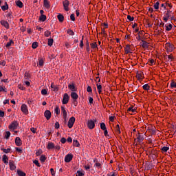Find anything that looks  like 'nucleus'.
Segmentation results:
<instances>
[{
	"label": "nucleus",
	"mask_w": 176,
	"mask_h": 176,
	"mask_svg": "<svg viewBox=\"0 0 176 176\" xmlns=\"http://www.w3.org/2000/svg\"><path fill=\"white\" fill-rule=\"evenodd\" d=\"M146 129L147 133H149L150 135H155V126L150 124L146 126Z\"/></svg>",
	"instance_id": "obj_1"
},
{
	"label": "nucleus",
	"mask_w": 176,
	"mask_h": 176,
	"mask_svg": "<svg viewBox=\"0 0 176 176\" xmlns=\"http://www.w3.org/2000/svg\"><path fill=\"white\" fill-rule=\"evenodd\" d=\"M96 122H97V120H88L87 122V127L88 129H89L90 130H93V129H94V127H96Z\"/></svg>",
	"instance_id": "obj_2"
},
{
	"label": "nucleus",
	"mask_w": 176,
	"mask_h": 176,
	"mask_svg": "<svg viewBox=\"0 0 176 176\" xmlns=\"http://www.w3.org/2000/svg\"><path fill=\"white\" fill-rule=\"evenodd\" d=\"M165 47L166 49V52L167 53H171V52H173L175 49L174 47V45L170 43H167L166 45H165Z\"/></svg>",
	"instance_id": "obj_3"
},
{
	"label": "nucleus",
	"mask_w": 176,
	"mask_h": 176,
	"mask_svg": "<svg viewBox=\"0 0 176 176\" xmlns=\"http://www.w3.org/2000/svg\"><path fill=\"white\" fill-rule=\"evenodd\" d=\"M17 127H19V122L14 120L9 125L8 129H10V130H16Z\"/></svg>",
	"instance_id": "obj_4"
},
{
	"label": "nucleus",
	"mask_w": 176,
	"mask_h": 176,
	"mask_svg": "<svg viewBox=\"0 0 176 176\" xmlns=\"http://www.w3.org/2000/svg\"><path fill=\"white\" fill-rule=\"evenodd\" d=\"M74 124H75V117L70 118L67 122V126L69 127V129H72V127H74Z\"/></svg>",
	"instance_id": "obj_5"
},
{
	"label": "nucleus",
	"mask_w": 176,
	"mask_h": 176,
	"mask_svg": "<svg viewBox=\"0 0 176 176\" xmlns=\"http://www.w3.org/2000/svg\"><path fill=\"white\" fill-rule=\"evenodd\" d=\"M63 5L64 10H65V12H69V8L68 7V6H69V1L65 0L63 2Z\"/></svg>",
	"instance_id": "obj_6"
},
{
	"label": "nucleus",
	"mask_w": 176,
	"mask_h": 176,
	"mask_svg": "<svg viewBox=\"0 0 176 176\" xmlns=\"http://www.w3.org/2000/svg\"><path fill=\"white\" fill-rule=\"evenodd\" d=\"M21 111L23 113H25V115H28V107H27V104H22L21 107Z\"/></svg>",
	"instance_id": "obj_7"
},
{
	"label": "nucleus",
	"mask_w": 176,
	"mask_h": 176,
	"mask_svg": "<svg viewBox=\"0 0 176 176\" xmlns=\"http://www.w3.org/2000/svg\"><path fill=\"white\" fill-rule=\"evenodd\" d=\"M69 96L67 93L64 94L62 103L64 104H66L67 102H69Z\"/></svg>",
	"instance_id": "obj_8"
},
{
	"label": "nucleus",
	"mask_w": 176,
	"mask_h": 176,
	"mask_svg": "<svg viewBox=\"0 0 176 176\" xmlns=\"http://www.w3.org/2000/svg\"><path fill=\"white\" fill-rule=\"evenodd\" d=\"M72 159H74V155L72 154H67L65 157V163H69Z\"/></svg>",
	"instance_id": "obj_9"
},
{
	"label": "nucleus",
	"mask_w": 176,
	"mask_h": 176,
	"mask_svg": "<svg viewBox=\"0 0 176 176\" xmlns=\"http://www.w3.org/2000/svg\"><path fill=\"white\" fill-rule=\"evenodd\" d=\"M44 116L46 118L47 120H50V118H52V112L49 110H46L44 113Z\"/></svg>",
	"instance_id": "obj_10"
},
{
	"label": "nucleus",
	"mask_w": 176,
	"mask_h": 176,
	"mask_svg": "<svg viewBox=\"0 0 176 176\" xmlns=\"http://www.w3.org/2000/svg\"><path fill=\"white\" fill-rule=\"evenodd\" d=\"M140 46H142L143 49H148V47H149L148 42L144 40H142V43H140Z\"/></svg>",
	"instance_id": "obj_11"
},
{
	"label": "nucleus",
	"mask_w": 176,
	"mask_h": 176,
	"mask_svg": "<svg viewBox=\"0 0 176 176\" xmlns=\"http://www.w3.org/2000/svg\"><path fill=\"white\" fill-rule=\"evenodd\" d=\"M9 166L10 170H12V171L16 170V165L14 164V161L10 160Z\"/></svg>",
	"instance_id": "obj_12"
},
{
	"label": "nucleus",
	"mask_w": 176,
	"mask_h": 176,
	"mask_svg": "<svg viewBox=\"0 0 176 176\" xmlns=\"http://www.w3.org/2000/svg\"><path fill=\"white\" fill-rule=\"evenodd\" d=\"M153 19H147L146 20V24L148 25V28H152V25H153Z\"/></svg>",
	"instance_id": "obj_13"
},
{
	"label": "nucleus",
	"mask_w": 176,
	"mask_h": 176,
	"mask_svg": "<svg viewBox=\"0 0 176 176\" xmlns=\"http://www.w3.org/2000/svg\"><path fill=\"white\" fill-rule=\"evenodd\" d=\"M15 144L16 146H21L23 145V142H21V139L19 137H16L15 138Z\"/></svg>",
	"instance_id": "obj_14"
},
{
	"label": "nucleus",
	"mask_w": 176,
	"mask_h": 176,
	"mask_svg": "<svg viewBox=\"0 0 176 176\" xmlns=\"http://www.w3.org/2000/svg\"><path fill=\"white\" fill-rule=\"evenodd\" d=\"M68 88L71 91H76V87H75V83L69 84Z\"/></svg>",
	"instance_id": "obj_15"
},
{
	"label": "nucleus",
	"mask_w": 176,
	"mask_h": 176,
	"mask_svg": "<svg viewBox=\"0 0 176 176\" xmlns=\"http://www.w3.org/2000/svg\"><path fill=\"white\" fill-rule=\"evenodd\" d=\"M2 161L3 162L4 164H8V163H9V157H8V155H6V154H4L3 155Z\"/></svg>",
	"instance_id": "obj_16"
},
{
	"label": "nucleus",
	"mask_w": 176,
	"mask_h": 176,
	"mask_svg": "<svg viewBox=\"0 0 176 176\" xmlns=\"http://www.w3.org/2000/svg\"><path fill=\"white\" fill-rule=\"evenodd\" d=\"M1 25H3V27H5V28H6L7 30H9V23H8V21H1Z\"/></svg>",
	"instance_id": "obj_17"
},
{
	"label": "nucleus",
	"mask_w": 176,
	"mask_h": 176,
	"mask_svg": "<svg viewBox=\"0 0 176 176\" xmlns=\"http://www.w3.org/2000/svg\"><path fill=\"white\" fill-rule=\"evenodd\" d=\"M57 19H58L59 23L64 22V15H63V14H58L57 16Z\"/></svg>",
	"instance_id": "obj_18"
},
{
	"label": "nucleus",
	"mask_w": 176,
	"mask_h": 176,
	"mask_svg": "<svg viewBox=\"0 0 176 176\" xmlns=\"http://www.w3.org/2000/svg\"><path fill=\"white\" fill-rule=\"evenodd\" d=\"M130 50H131L130 45H126V47H124L125 54H129V53H133Z\"/></svg>",
	"instance_id": "obj_19"
},
{
	"label": "nucleus",
	"mask_w": 176,
	"mask_h": 176,
	"mask_svg": "<svg viewBox=\"0 0 176 176\" xmlns=\"http://www.w3.org/2000/svg\"><path fill=\"white\" fill-rule=\"evenodd\" d=\"M153 168V165L152 164L151 162H148L146 163V168L147 170H152Z\"/></svg>",
	"instance_id": "obj_20"
},
{
	"label": "nucleus",
	"mask_w": 176,
	"mask_h": 176,
	"mask_svg": "<svg viewBox=\"0 0 176 176\" xmlns=\"http://www.w3.org/2000/svg\"><path fill=\"white\" fill-rule=\"evenodd\" d=\"M71 97L72 98H73V100H78L79 96L78 95V94H76V92H72Z\"/></svg>",
	"instance_id": "obj_21"
},
{
	"label": "nucleus",
	"mask_w": 176,
	"mask_h": 176,
	"mask_svg": "<svg viewBox=\"0 0 176 176\" xmlns=\"http://www.w3.org/2000/svg\"><path fill=\"white\" fill-rule=\"evenodd\" d=\"M44 6L46 8V9H50V3H49V1L47 0H43Z\"/></svg>",
	"instance_id": "obj_22"
},
{
	"label": "nucleus",
	"mask_w": 176,
	"mask_h": 176,
	"mask_svg": "<svg viewBox=\"0 0 176 176\" xmlns=\"http://www.w3.org/2000/svg\"><path fill=\"white\" fill-rule=\"evenodd\" d=\"M170 17H171V14H165L163 19H164V21L166 23H167V21H168V19H170Z\"/></svg>",
	"instance_id": "obj_23"
},
{
	"label": "nucleus",
	"mask_w": 176,
	"mask_h": 176,
	"mask_svg": "<svg viewBox=\"0 0 176 176\" xmlns=\"http://www.w3.org/2000/svg\"><path fill=\"white\" fill-rule=\"evenodd\" d=\"M164 28L166 31H171V30L173 29V25L172 24L165 25Z\"/></svg>",
	"instance_id": "obj_24"
},
{
	"label": "nucleus",
	"mask_w": 176,
	"mask_h": 176,
	"mask_svg": "<svg viewBox=\"0 0 176 176\" xmlns=\"http://www.w3.org/2000/svg\"><path fill=\"white\" fill-rule=\"evenodd\" d=\"M61 111L63 112V118H66L67 116V111L65 110V107L64 106H61Z\"/></svg>",
	"instance_id": "obj_25"
},
{
	"label": "nucleus",
	"mask_w": 176,
	"mask_h": 176,
	"mask_svg": "<svg viewBox=\"0 0 176 176\" xmlns=\"http://www.w3.org/2000/svg\"><path fill=\"white\" fill-rule=\"evenodd\" d=\"M47 148H48V149H53V148H54V143L49 142L47 144Z\"/></svg>",
	"instance_id": "obj_26"
},
{
	"label": "nucleus",
	"mask_w": 176,
	"mask_h": 176,
	"mask_svg": "<svg viewBox=\"0 0 176 176\" xmlns=\"http://www.w3.org/2000/svg\"><path fill=\"white\" fill-rule=\"evenodd\" d=\"M137 140H138V142H139V144L141 143L142 141H144V138L141 136L140 133H138V135L137 137Z\"/></svg>",
	"instance_id": "obj_27"
},
{
	"label": "nucleus",
	"mask_w": 176,
	"mask_h": 176,
	"mask_svg": "<svg viewBox=\"0 0 176 176\" xmlns=\"http://www.w3.org/2000/svg\"><path fill=\"white\" fill-rule=\"evenodd\" d=\"M1 151H3L4 153H10V152L12 151V148H1Z\"/></svg>",
	"instance_id": "obj_28"
},
{
	"label": "nucleus",
	"mask_w": 176,
	"mask_h": 176,
	"mask_svg": "<svg viewBox=\"0 0 176 176\" xmlns=\"http://www.w3.org/2000/svg\"><path fill=\"white\" fill-rule=\"evenodd\" d=\"M40 162H41V163H45V162H46V155H42L40 157Z\"/></svg>",
	"instance_id": "obj_29"
},
{
	"label": "nucleus",
	"mask_w": 176,
	"mask_h": 176,
	"mask_svg": "<svg viewBox=\"0 0 176 176\" xmlns=\"http://www.w3.org/2000/svg\"><path fill=\"white\" fill-rule=\"evenodd\" d=\"M16 173L19 176H25L26 175L25 173L23 172V170H17Z\"/></svg>",
	"instance_id": "obj_30"
},
{
	"label": "nucleus",
	"mask_w": 176,
	"mask_h": 176,
	"mask_svg": "<svg viewBox=\"0 0 176 176\" xmlns=\"http://www.w3.org/2000/svg\"><path fill=\"white\" fill-rule=\"evenodd\" d=\"M73 145L74 146H76L77 148H79V146H80V144H79V142H78V140H73Z\"/></svg>",
	"instance_id": "obj_31"
},
{
	"label": "nucleus",
	"mask_w": 176,
	"mask_h": 176,
	"mask_svg": "<svg viewBox=\"0 0 176 176\" xmlns=\"http://www.w3.org/2000/svg\"><path fill=\"white\" fill-rule=\"evenodd\" d=\"M51 87H52V89H53L54 91H58V87L54 86V82H52Z\"/></svg>",
	"instance_id": "obj_32"
},
{
	"label": "nucleus",
	"mask_w": 176,
	"mask_h": 176,
	"mask_svg": "<svg viewBox=\"0 0 176 176\" xmlns=\"http://www.w3.org/2000/svg\"><path fill=\"white\" fill-rule=\"evenodd\" d=\"M16 6H18V8H23V2H21V1H20V0H18L16 2Z\"/></svg>",
	"instance_id": "obj_33"
},
{
	"label": "nucleus",
	"mask_w": 176,
	"mask_h": 176,
	"mask_svg": "<svg viewBox=\"0 0 176 176\" xmlns=\"http://www.w3.org/2000/svg\"><path fill=\"white\" fill-rule=\"evenodd\" d=\"M91 47L94 50V49H98V47H97V43L96 42H93L90 44Z\"/></svg>",
	"instance_id": "obj_34"
},
{
	"label": "nucleus",
	"mask_w": 176,
	"mask_h": 176,
	"mask_svg": "<svg viewBox=\"0 0 176 176\" xmlns=\"http://www.w3.org/2000/svg\"><path fill=\"white\" fill-rule=\"evenodd\" d=\"M40 21H46V15L42 14L39 16Z\"/></svg>",
	"instance_id": "obj_35"
},
{
	"label": "nucleus",
	"mask_w": 176,
	"mask_h": 176,
	"mask_svg": "<svg viewBox=\"0 0 176 176\" xmlns=\"http://www.w3.org/2000/svg\"><path fill=\"white\" fill-rule=\"evenodd\" d=\"M142 72L140 71L138 72L137 74H136V77L138 78V79H141V78H142Z\"/></svg>",
	"instance_id": "obj_36"
},
{
	"label": "nucleus",
	"mask_w": 176,
	"mask_h": 176,
	"mask_svg": "<svg viewBox=\"0 0 176 176\" xmlns=\"http://www.w3.org/2000/svg\"><path fill=\"white\" fill-rule=\"evenodd\" d=\"M4 138H6V140H9V138H10V131H6Z\"/></svg>",
	"instance_id": "obj_37"
},
{
	"label": "nucleus",
	"mask_w": 176,
	"mask_h": 176,
	"mask_svg": "<svg viewBox=\"0 0 176 176\" xmlns=\"http://www.w3.org/2000/svg\"><path fill=\"white\" fill-rule=\"evenodd\" d=\"M13 43H14L13 40H10V42H8L7 44L6 45V47H10V46H12Z\"/></svg>",
	"instance_id": "obj_38"
},
{
	"label": "nucleus",
	"mask_w": 176,
	"mask_h": 176,
	"mask_svg": "<svg viewBox=\"0 0 176 176\" xmlns=\"http://www.w3.org/2000/svg\"><path fill=\"white\" fill-rule=\"evenodd\" d=\"M100 129L101 130H107V126L105 125V123L102 122L100 123Z\"/></svg>",
	"instance_id": "obj_39"
},
{
	"label": "nucleus",
	"mask_w": 176,
	"mask_h": 176,
	"mask_svg": "<svg viewBox=\"0 0 176 176\" xmlns=\"http://www.w3.org/2000/svg\"><path fill=\"white\" fill-rule=\"evenodd\" d=\"M160 151H162V152H167V151H168L170 149V148L167 147V146H164L162 148H160Z\"/></svg>",
	"instance_id": "obj_40"
},
{
	"label": "nucleus",
	"mask_w": 176,
	"mask_h": 176,
	"mask_svg": "<svg viewBox=\"0 0 176 176\" xmlns=\"http://www.w3.org/2000/svg\"><path fill=\"white\" fill-rule=\"evenodd\" d=\"M39 43H38V42H34L32 45V49H36V47H38Z\"/></svg>",
	"instance_id": "obj_41"
},
{
	"label": "nucleus",
	"mask_w": 176,
	"mask_h": 176,
	"mask_svg": "<svg viewBox=\"0 0 176 176\" xmlns=\"http://www.w3.org/2000/svg\"><path fill=\"white\" fill-rule=\"evenodd\" d=\"M53 42H54L53 38H49L48 43H47L48 46H53Z\"/></svg>",
	"instance_id": "obj_42"
},
{
	"label": "nucleus",
	"mask_w": 176,
	"mask_h": 176,
	"mask_svg": "<svg viewBox=\"0 0 176 176\" xmlns=\"http://www.w3.org/2000/svg\"><path fill=\"white\" fill-rule=\"evenodd\" d=\"M44 35L47 38H49V36H50V35H52V32H50V31H49V30H47V31L45 32Z\"/></svg>",
	"instance_id": "obj_43"
},
{
	"label": "nucleus",
	"mask_w": 176,
	"mask_h": 176,
	"mask_svg": "<svg viewBox=\"0 0 176 176\" xmlns=\"http://www.w3.org/2000/svg\"><path fill=\"white\" fill-rule=\"evenodd\" d=\"M67 34H69V35H72V36L75 35V33H74V31H73L72 30H71V29H68V30H67Z\"/></svg>",
	"instance_id": "obj_44"
},
{
	"label": "nucleus",
	"mask_w": 176,
	"mask_h": 176,
	"mask_svg": "<svg viewBox=\"0 0 176 176\" xmlns=\"http://www.w3.org/2000/svg\"><path fill=\"white\" fill-rule=\"evenodd\" d=\"M55 113H56V115H60V107H58V106H56Z\"/></svg>",
	"instance_id": "obj_45"
},
{
	"label": "nucleus",
	"mask_w": 176,
	"mask_h": 176,
	"mask_svg": "<svg viewBox=\"0 0 176 176\" xmlns=\"http://www.w3.org/2000/svg\"><path fill=\"white\" fill-rule=\"evenodd\" d=\"M76 176H85V173L80 170H78Z\"/></svg>",
	"instance_id": "obj_46"
},
{
	"label": "nucleus",
	"mask_w": 176,
	"mask_h": 176,
	"mask_svg": "<svg viewBox=\"0 0 176 176\" xmlns=\"http://www.w3.org/2000/svg\"><path fill=\"white\" fill-rule=\"evenodd\" d=\"M1 9L3 12H5V10H8V9H9V5L2 6Z\"/></svg>",
	"instance_id": "obj_47"
},
{
	"label": "nucleus",
	"mask_w": 176,
	"mask_h": 176,
	"mask_svg": "<svg viewBox=\"0 0 176 176\" xmlns=\"http://www.w3.org/2000/svg\"><path fill=\"white\" fill-rule=\"evenodd\" d=\"M34 164L36 165L37 167H41V164H39V161L35 160L34 161H33Z\"/></svg>",
	"instance_id": "obj_48"
},
{
	"label": "nucleus",
	"mask_w": 176,
	"mask_h": 176,
	"mask_svg": "<svg viewBox=\"0 0 176 176\" xmlns=\"http://www.w3.org/2000/svg\"><path fill=\"white\" fill-rule=\"evenodd\" d=\"M155 63V60L153 59H149L148 61V65H153V63Z\"/></svg>",
	"instance_id": "obj_49"
},
{
	"label": "nucleus",
	"mask_w": 176,
	"mask_h": 176,
	"mask_svg": "<svg viewBox=\"0 0 176 176\" xmlns=\"http://www.w3.org/2000/svg\"><path fill=\"white\" fill-rule=\"evenodd\" d=\"M4 91L5 93H7L8 91H6V88L5 87H2L0 85V92Z\"/></svg>",
	"instance_id": "obj_50"
},
{
	"label": "nucleus",
	"mask_w": 176,
	"mask_h": 176,
	"mask_svg": "<svg viewBox=\"0 0 176 176\" xmlns=\"http://www.w3.org/2000/svg\"><path fill=\"white\" fill-rule=\"evenodd\" d=\"M128 112H132L133 113H134L135 112V109H133V107H129L127 109Z\"/></svg>",
	"instance_id": "obj_51"
},
{
	"label": "nucleus",
	"mask_w": 176,
	"mask_h": 176,
	"mask_svg": "<svg viewBox=\"0 0 176 176\" xmlns=\"http://www.w3.org/2000/svg\"><path fill=\"white\" fill-rule=\"evenodd\" d=\"M41 94H42L43 96H46V95L47 94V90H46L45 89H42V90H41Z\"/></svg>",
	"instance_id": "obj_52"
},
{
	"label": "nucleus",
	"mask_w": 176,
	"mask_h": 176,
	"mask_svg": "<svg viewBox=\"0 0 176 176\" xmlns=\"http://www.w3.org/2000/svg\"><path fill=\"white\" fill-rule=\"evenodd\" d=\"M43 64H44L43 59H40L38 60V65H40V67H43Z\"/></svg>",
	"instance_id": "obj_53"
},
{
	"label": "nucleus",
	"mask_w": 176,
	"mask_h": 176,
	"mask_svg": "<svg viewBox=\"0 0 176 176\" xmlns=\"http://www.w3.org/2000/svg\"><path fill=\"white\" fill-rule=\"evenodd\" d=\"M41 153H43L42 150H38V151L36 152V156H41Z\"/></svg>",
	"instance_id": "obj_54"
},
{
	"label": "nucleus",
	"mask_w": 176,
	"mask_h": 176,
	"mask_svg": "<svg viewBox=\"0 0 176 176\" xmlns=\"http://www.w3.org/2000/svg\"><path fill=\"white\" fill-rule=\"evenodd\" d=\"M170 87H172V89H175L176 88V82H172L170 83Z\"/></svg>",
	"instance_id": "obj_55"
},
{
	"label": "nucleus",
	"mask_w": 176,
	"mask_h": 176,
	"mask_svg": "<svg viewBox=\"0 0 176 176\" xmlns=\"http://www.w3.org/2000/svg\"><path fill=\"white\" fill-rule=\"evenodd\" d=\"M143 89L144 90H149V85L148 84L143 85Z\"/></svg>",
	"instance_id": "obj_56"
},
{
	"label": "nucleus",
	"mask_w": 176,
	"mask_h": 176,
	"mask_svg": "<svg viewBox=\"0 0 176 176\" xmlns=\"http://www.w3.org/2000/svg\"><path fill=\"white\" fill-rule=\"evenodd\" d=\"M70 20H72V21H75V14H72L70 15Z\"/></svg>",
	"instance_id": "obj_57"
},
{
	"label": "nucleus",
	"mask_w": 176,
	"mask_h": 176,
	"mask_svg": "<svg viewBox=\"0 0 176 176\" xmlns=\"http://www.w3.org/2000/svg\"><path fill=\"white\" fill-rule=\"evenodd\" d=\"M159 5H160V3H159V1H157L155 4V9L157 10L159 9Z\"/></svg>",
	"instance_id": "obj_58"
},
{
	"label": "nucleus",
	"mask_w": 176,
	"mask_h": 176,
	"mask_svg": "<svg viewBox=\"0 0 176 176\" xmlns=\"http://www.w3.org/2000/svg\"><path fill=\"white\" fill-rule=\"evenodd\" d=\"M147 10H148V13H153V8H147Z\"/></svg>",
	"instance_id": "obj_59"
},
{
	"label": "nucleus",
	"mask_w": 176,
	"mask_h": 176,
	"mask_svg": "<svg viewBox=\"0 0 176 176\" xmlns=\"http://www.w3.org/2000/svg\"><path fill=\"white\" fill-rule=\"evenodd\" d=\"M60 142H61L62 144H65V143L67 142V139H65V138H62L60 139Z\"/></svg>",
	"instance_id": "obj_60"
},
{
	"label": "nucleus",
	"mask_w": 176,
	"mask_h": 176,
	"mask_svg": "<svg viewBox=\"0 0 176 176\" xmlns=\"http://www.w3.org/2000/svg\"><path fill=\"white\" fill-rule=\"evenodd\" d=\"M115 119H116V116H110L109 118L110 122H113L115 120Z\"/></svg>",
	"instance_id": "obj_61"
},
{
	"label": "nucleus",
	"mask_w": 176,
	"mask_h": 176,
	"mask_svg": "<svg viewBox=\"0 0 176 176\" xmlns=\"http://www.w3.org/2000/svg\"><path fill=\"white\" fill-rule=\"evenodd\" d=\"M127 19L129 20V21H134V18L133 16L131 17V16L128 15Z\"/></svg>",
	"instance_id": "obj_62"
},
{
	"label": "nucleus",
	"mask_w": 176,
	"mask_h": 176,
	"mask_svg": "<svg viewBox=\"0 0 176 176\" xmlns=\"http://www.w3.org/2000/svg\"><path fill=\"white\" fill-rule=\"evenodd\" d=\"M15 151H16V152H19V153H23V150L19 148V147H16V148H15Z\"/></svg>",
	"instance_id": "obj_63"
},
{
	"label": "nucleus",
	"mask_w": 176,
	"mask_h": 176,
	"mask_svg": "<svg viewBox=\"0 0 176 176\" xmlns=\"http://www.w3.org/2000/svg\"><path fill=\"white\" fill-rule=\"evenodd\" d=\"M55 129H60V123H58V122H56Z\"/></svg>",
	"instance_id": "obj_64"
}]
</instances>
